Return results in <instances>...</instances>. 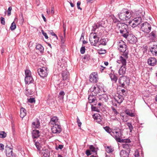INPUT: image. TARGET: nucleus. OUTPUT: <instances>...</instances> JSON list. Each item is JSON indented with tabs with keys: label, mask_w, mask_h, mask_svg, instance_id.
I'll return each instance as SVG.
<instances>
[{
	"label": "nucleus",
	"mask_w": 157,
	"mask_h": 157,
	"mask_svg": "<svg viewBox=\"0 0 157 157\" xmlns=\"http://www.w3.org/2000/svg\"><path fill=\"white\" fill-rule=\"evenodd\" d=\"M94 121L101 125L104 124V122L102 121L101 118H94Z\"/></svg>",
	"instance_id": "nucleus-38"
},
{
	"label": "nucleus",
	"mask_w": 157,
	"mask_h": 157,
	"mask_svg": "<svg viewBox=\"0 0 157 157\" xmlns=\"http://www.w3.org/2000/svg\"><path fill=\"white\" fill-rule=\"evenodd\" d=\"M25 80L26 84H29L31 83H33L34 81L33 78L31 76H25Z\"/></svg>",
	"instance_id": "nucleus-23"
},
{
	"label": "nucleus",
	"mask_w": 157,
	"mask_h": 157,
	"mask_svg": "<svg viewBox=\"0 0 157 157\" xmlns=\"http://www.w3.org/2000/svg\"><path fill=\"white\" fill-rule=\"evenodd\" d=\"M4 149V145L2 144H0V150H3Z\"/></svg>",
	"instance_id": "nucleus-62"
},
{
	"label": "nucleus",
	"mask_w": 157,
	"mask_h": 157,
	"mask_svg": "<svg viewBox=\"0 0 157 157\" xmlns=\"http://www.w3.org/2000/svg\"><path fill=\"white\" fill-rule=\"evenodd\" d=\"M86 1L88 5L94 2V0H86Z\"/></svg>",
	"instance_id": "nucleus-60"
},
{
	"label": "nucleus",
	"mask_w": 157,
	"mask_h": 157,
	"mask_svg": "<svg viewBox=\"0 0 157 157\" xmlns=\"http://www.w3.org/2000/svg\"><path fill=\"white\" fill-rule=\"evenodd\" d=\"M20 117L21 118H24L26 115V110L24 108L21 109Z\"/></svg>",
	"instance_id": "nucleus-33"
},
{
	"label": "nucleus",
	"mask_w": 157,
	"mask_h": 157,
	"mask_svg": "<svg viewBox=\"0 0 157 157\" xmlns=\"http://www.w3.org/2000/svg\"><path fill=\"white\" fill-rule=\"evenodd\" d=\"M6 153L8 157H15V155L13 153L12 149L10 147L6 145Z\"/></svg>",
	"instance_id": "nucleus-10"
},
{
	"label": "nucleus",
	"mask_w": 157,
	"mask_h": 157,
	"mask_svg": "<svg viewBox=\"0 0 157 157\" xmlns=\"http://www.w3.org/2000/svg\"><path fill=\"white\" fill-rule=\"evenodd\" d=\"M129 152L124 150H121L120 153L121 157H128Z\"/></svg>",
	"instance_id": "nucleus-26"
},
{
	"label": "nucleus",
	"mask_w": 157,
	"mask_h": 157,
	"mask_svg": "<svg viewBox=\"0 0 157 157\" xmlns=\"http://www.w3.org/2000/svg\"><path fill=\"white\" fill-rule=\"evenodd\" d=\"M90 92V94L95 96L100 92V89L97 86H92L89 90V93Z\"/></svg>",
	"instance_id": "nucleus-7"
},
{
	"label": "nucleus",
	"mask_w": 157,
	"mask_h": 157,
	"mask_svg": "<svg viewBox=\"0 0 157 157\" xmlns=\"http://www.w3.org/2000/svg\"><path fill=\"white\" fill-rule=\"evenodd\" d=\"M42 153L44 157H49L50 156V152L48 149L44 150Z\"/></svg>",
	"instance_id": "nucleus-36"
},
{
	"label": "nucleus",
	"mask_w": 157,
	"mask_h": 157,
	"mask_svg": "<svg viewBox=\"0 0 157 157\" xmlns=\"http://www.w3.org/2000/svg\"><path fill=\"white\" fill-rule=\"evenodd\" d=\"M42 32L43 35L45 36V38L46 39H48V37L47 36V33H45L43 30H42Z\"/></svg>",
	"instance_id": "nucleus-56"
},
{
	"label": "nucleus",
	"mask_w": 157,
	"mask_h": 157,
	"mask_svg": "<svg viewBox=\"0 0 157 157\" xmlns=\"http://www.w3.org/2000/svg\"><path fill=\"white\" fill-rule=\"evenodd\" d=\"M89 148L91 151L93 152V154L97 153V151L98 149L97 147H95L93 145H90L89 147Z\"/></svg>",
	"instance_id": "nucleus-29"
},
{
	"label": "nucleus",
	"mask_w": 157,
	"mask_h": 157,
	"mask_svg": "<svg viewBox=\"0 0 157 157\" xmlns=\"http://www.w3.org/2000/svg\"><path fill=\"white\" fill-rule=\"evenodd\" d=\"M111 135L113 136L117 142L123 143L124 141L125 140L121 139L120 138L121 136V134L120 131H116L115 132H112V133H111Z\"/></svg>",
	"instance_id": "nucleus-3"
},
{
	"label": "nucleus",
	"mask_w": 157,
	"mask_h": 157,
	"mask_svg": "<svg viewBox=\"0 0 157 157\" xmlns=\"http://www.w3.org/2000/svg\"><path fill=\"white\" fill-rule=\"evenodd\" d=\"M147 62L149 65L154 66L156 64L157 61L155 58L151 57L148 59Z\"/></svg>",
	"instance_id": "nucleus-20"
},
{
	"label": "nucleus",
	"mask_w": 157,
	"mask_h": 157,
	"mask_svg": "<svg viewBox=\"0 0 157 157\" xmlns=\"http://www.w3.org/2000/svg\"><path fill=\"white\" fill-rule=\"evenodd\" d=\"M32 127L35 129L38 128L40 126V123L39 121L37 120L36 122H33L32 123Z\"/></svg>",
	"instance_id": "nucleus-31"
},
{
	"label": "nucleus",
	"mask_w": 157,
	"mask_h": 157,
	"mask_svg": "<svg viewBox=\"0 0 157 157\" xmlns=\"http://www.w3.org/2000/svg\"><path fill=\"white\" fill-rule=\"evenodd\" d=\"M126 125L128 126L130 130V132H131L133 130V127L132 124L130 123H127Z\"/></svg>",
	"instance_id": "nucleus-46"
},
{
	"label": "nucleus",
	"mask_w": 157,
	"mask_h": 157,
	"mask_svg": "<svg viewBox=\"0 0 157 157\" xmlns=\"http://www.w3.org/2000/svg\"><path fill=\"white\" fill-rule=\"evenodd\" d=\"M37 71L39 75L42 78H44L47 75L48 71L46 68L45 67H43L38 69Z\"/></svg>",
	"instance_id": "nucleus-9"
},
{
	"label": "nucleus",
	"mask_w": 157,
	"mask_h": 157,
	"mask_svg": "<svg viewBox=\"0 0 157 157\" xmlns=\"http://www.w3.org/2000/svg\"><path fill=\"white\" fill-rule=\"evenodd\" d=\"M35 142V145L36 146L38 150L40 151L41 148V146L39 142L36 141L35 140H34Z\"/></svg>",
	"instance_id": "nucleus-39"
},
{
	"label": "nucleus",
	"mask_w": 157,
	"mask_h": 157,
	"mask_svg": "<svg viewBox=\"0 0 157 157\" xmlns=\"http://www.w3.org/2000/svg\"><path fill=\"white\" fill-rule=\"evenodd\" d=\"M104 129L108 133H109L111 135V133H112L111 130L110 128L108 126H106L103 127Z\"/></svg>",
	"instance_id": "nucleus-44"
},
{
	"label": "nucleus",
	"mask_w": 157,
	"mask_h": 157,
	"mask_svg": "<svg viewBox=\"0 0 157 157\" xmlns=\"http://www.w3.org/2000/svg\"><path fill=\"white\" fill-rule=\"evenodd\" d=\"M16 25L15 23L13 21L11 24V26L10 27V29L11 30L13 31L16 28Z\"/></svg>",
	"instance_id": "nucleus-43"
},
{
	"label": "nucleus",
	"mask_w": 157,
	"mask_h": 157,
	"mask_svg": "<svg viewBox=\"0 0 157 157\" xmlns=\"http://www.w3.org/2000/svg\"><path fill=\"white\" fill-rule=\"evenodd\" d=\"M126 39L131 44H135L137 41V38L132 34H129Z\"/></svg>",
	"instance_id": "nucleus-16"
},
{
	"label": "nucleus",
	"mask_w": 157,
	"mask_h": 157,
	"mask_svg": "<svg viewBox=\"0 0 157 157\" xmlns=\"http://www.w3.org/2000/svg\"><path fill=\"white\" fill-rule=\"evenodd\" d=\"M119 19L123 21H127L131 17L129 10L125 9H123L118 14Z\"/></svg>",
	"instance_id": "nucleus-1"
},
{
	"label": "nucleus",
	"mask_w": 157,
	"mask_h": 157,
	"mask_svg": "<svg viewBox=\"0 0 157 157\" xmlns=\"http://www.w3.org/2000/svg\"><path fill=\"white\" fill-rule=\"evenodd\" d=\"M90 157H98L97 153L94 154L93 155L90 156Z\"/></svg>",
	"instance_id": "nucleus-64"
},
{
	"label": "nucleus",
	"mask_w": 157,
	"mask_h": 157,
	"mask_svg": "<svg viewBox=\"0 0 157 157\" xmlns=\"http://www.w3.org/2000/svg\"><path fill=\"white\" fill-rule=\"evenodd\" d=\"M80 4H81L80 2V1L78 2L77 3V7L78 8V9L82 10V9L81 8H80Z\"/></svg>",
	"instance_id": "nucleus-59"
},
{
	"label": "nucleus",
	"mask_w": 157,
	"mask_h": 157,
	"mask_svg": "<svg viewBox=\"0 0 157 157\" xmlns=\"http://www.w3.org/2000/svg\"><path fill=\"white\" fill-rule=\"evenodd\" d=\"M12 8L11 6H10L8 8L7 10V15L8 16L10 15L11 14V11L12 10Z\"/></svg>",
	"instance_id": "nucleus-51"
},
{
	"label": "nucleus",
	"mask_w": 157,
	"mask_h": 157,
	"mask_svg": "<svg viewBox=\"0 0 157 157\" xmlns=\"http://www.w3.org/2000/svg\"><path fill=\"white\" fill-rule=\"evenodd\" d=\"M91 109L92 111H96L98 113L100 112V109L96 106H93L91 105Z\"/></svg>",
	"instance_id": "nucleus-42"
},
{
	"label": "nucleus",
	"mask_w": 157,
	"mask_h": 157,
	"mask_svg": "<svg viewBox=\"0 0 157 157\" xmlns=\"http://www.w3.org/2000/svg\"><path fill=\"white\" fill-rule=\"evenodd\" d=\"M125 141L123 142L125 143L122 144L123 147L127 150V151L129 152L130 151V147L132 145L129 143L131 141L130 140H125Z\"/></svg>",
	"instance_id": "nucleus-12"
},
{
	"label": "nucleus",
	"mask_w": 157,
	"mask_h": 157,
	"mask_svg": "<svg viewBox=\"0 0 157 157\" xmlns=\"http://www.w3.org/2000/svg\"><path fill=\"white\" fill-rule=\"evenodd\" d=\"M98 52L99 54H104L106 52V51L105 50H103L102 49L98 50Z\"/></svg>",
	"instance_id": "nucleus-49"
},
{
	"label": "nucleus",
	"mask_w": 157,
	"mask_h": 157,
	"mask_svg": "<svg viewBox=\"0 0 157 157\" xmlns=\"http://www.w3.org/2000/svg\"><path fill=\"white\" fill-rule=\"evenodd\" d=\"M95 96H96L90 94L88 98L89 103L90 104H93L94 105H96L97 103V101Z\"/></svg>",
	"instance_id": "nucleus-11"
},
{
	"label": "nucleus",
	"mask_w": 157,
	"mask_h": 157,
	"mask_svg": "<svg viewBox=\"0 0 157 157\" xmlns=\"http://www.w3.org/2000/svg\"><path fill=\"white\" fill-rule=\"evenodd\" d=\"M109 76L112 81L115 83L117 80V77L113 74H110Z\"/></svg>",
	"instance_id": "nucleus-32"
},
{
	"label": "nucleus",
	"mask_w": 157,
	"mask_h": 157,
	"mask_svg": "<svg viewBox=\"0 0 157 157\" xmlns=\"http://www.w3.org/2000/svg\"><path fill=\"white\" fill-rule=\"evenodd\" d=\"M150 50L153 55L157 56V45H154L150 48Z\"/></svg>",
	"instance_id": "nucleus-22"
},
{
	"label": "nucleus",
	"mask_w": 157,
	"mask_h": 157,
	"mask_svg": "<svg viewBox=\"0 0 157 157\" xmlns=\"http://www.w3.org/2000/svg\"><path fill=\"white\" fill-rule=\"evenodd\" d=\"M25 94L27 96H29L30 95V93H29L27 90H26L25 91Z\"/></svg>",
	"instance_id": "nucleus-63"
},
{
	"label": "nucleus",
	"mask_w": 157,
	"mask_h": 157,
	"mask_svg": "<svg viewBox=\"0 0 157 157\" xmlns=\"http://www.w3.org/2000/svg\"><path fill=\"white\" fill-rule=\"evenodd\" d=\"M89 78L90 82L93 83L97 82L98 79V75L95 72L91 73L90 76Z\"/></svg>",
	"instance_id": "nucleus-13"
},
{
	"label": "nucleus",
	"mask_w": 157,
	"mask_h": 157,
	"mask_svg": "<svg viewBox=\"0 0 157 157\" xmlns=\"http://www.w3.org/2000/svg\"><path fill=\"white\" fill-rule=\"evenodd\" d=\"M118 49L119 51L123 53V54L125 56H127L128 54V50L125 43L123 41L119 42L118 44Z\"/></svg>",
	"instance_id": "nucleus-2"
},
{
	"label": "nucleus",
	"mask_w": 157,
	"mask_h": 157,
	"mask_svg": "<svg viewBox=\"0 0 157 157\" xmlns=\"http://www.w3.org/2000/svg\"><path fill=\"white\" fill-rule=\"evenodd\" d=\"M97 24H94V26H93L92 30L95 31L96 29H97Z\"/></svg>",
	"instance_id": "nucleus-61"
},
{
	"label": "nucleus",
	"mask_w": 157,
	"mask_h": 157,
	"mask_svg": "<svg viewBox=\"0 0 157 157\" xmlns=\"http://www.w3.org/2000/svg\"><path fill=\"white\" fill-rule=\"evenodd\" d=\"M136 24V25H139L141 22L142 18L140 17L135 18L133 20Z\"/></svg>",
	"instance_id": "nucleus-30"
},
{
	"label": "nucleus",
	"mask_w": 157,
	"mask_h": 157,
	"mask_svg": "<svg viewBox=\"0 0 157 157\" xmlns=\"http://www.w3.org/2000/svg\"><path fill=\"white\" fill-rule=\"evenodd\" d=\"M119 82L120 86L125 88V85L127 86L128 85L129 83V80L126 76H122L119 78Z\"/></svg>",
	"instance_id": "nucleus-4"
},
{
	"label": "nucleus",
	"mask_w": 157,
	"mask_h": 157,
	"mask_svg": "<svg viewBox=\"0 0 157 157\" xmlns=\"http://www.w3.org/2000/svg\"><path fill=\"white\" fill-rule=\"evenodd\" d=\"M25 76H31V73L30 71L29 70H26L25 71Z\"/></svg>",
	"instance_id": "nucleus-47"
},
{
	"label": "nucleus",
	"mask_w": 157,
	"mask_h": 157,
	"mask_svg": "<svg viewBox=\"0 0 157 157\" xmlns=\"http://www.w3.org/2000/svg\"><path fill=\"white\" fill-rule=\"evenodd\" d=\"M100 100L103 102H107L109 99L108 95L106 94H104L100 95L99 97Z\"/></svg>",
	"instance_id": "nucleus-21"
},
{
	"label": "nucleus",
	"mask_w": 157,
	"mask_h": 157,
	"mask_svg": "<svg viewBox=\"0 0 157 157\" xmlns=\"http://www.w3.org/2000/svg\"><path fill=\"white\" fill-rule=\"evenodd\" d=\"M114 99L117 102V103L121 104L124 100V98L122 96L119 95L116 98H115Z\"/></svg>",
	"instance_id": "nucleus-28"
},
{
	"label": "nucleus",
	"mask_w": 157,
	"mask_h": 157,
	"mask_svg": "<svg viewBox=\"0 0 157 157\" xmlns=\"http://www.w3.org/2000/svg\"><path fill=\"white\" fill-rule=\"evenodd\" d=\"M89 40L92 45L95 46L97 43L98 41L99 38L96 35H94L93 37H90Z\"/></svg>",
	"instance_id": "nucleus-14"
},
{
	"label": "nucleus",
	"mask_w": 157,
	"mask_h": 157,
	"mask_svg": "<svg viewBox=\"0 0 157 157\" xmlns=\"http://www.w3.org/2000/svg\"><path fill=\"white\" fill-rule=\"evenodd\" d=\"M49 124H50L54 125L57 124H60V123L59 121L58 118H51V120L49 122Z\"/></svg>",
	"instance_id": "nucleus-27"
},
{
	"label": "nucleus",
	"mask_w": 157,
	"mask_h": 157,
	"mask_svg": "<svg viewBox=\"0 0 157 157\" xmlns=\"http://www.w3.org/2000/svg\"><path fill=\"white\" fill-rule=\"evenodd\" d=\"M128 58V54H127V56L126 57L122 54L121 56L119 57V59L117 60V62L118 63L122 64V66H126V59Z\"/></svg>",
	"instance_id": "nucleus-8"
},
{
	"label": "nucleus",
	"mask_w": 157,
	"mask_h": 157,
	"mask_svg": "<svg viewBox=\"0 0 157 157\" xmlns=\"http://www.w3.org/2000/svg\"><path fill=\"white\" fill-rule=\"evenodd\" d=\"M90 56L89 54H86L84 56L83 59H86L87 60H89L90 59Z\"/></svg>",
	"instance_id": "nucleus-50"
},
{
	"label": "nucleus",
	"mask_w": 157,
	"mask_h": 157,
	"mask_svg": "<svg viewBox=\"0 0 157 157\" xmlns=\"http://www.w3.org/2000/svg\"><path fill=\"white\" fill-rule=\"evenodd\" d=\"M128 26L124 23H119L117 24V28L120 31L125 30V29H128Z\"/></svg>",
	"instance_id": "nucleus-17"
},
{
	"label": "nucleus",
	"mask_w": 157,
	"mask_h": 157,
	"mask_svg": "<svg viewBox=\"0 0 157 157\" xmlns=\"http://www.w3.org/2000/svg\"><path fill=\"white\" fill-rule=\"evenodd\" d=\"M93 118H98L101 117L100 114L98 113H94L93 115Z\"/></svg>",
	"instance_id": "nucleus-52"
},
{
	"label": "nucleus",
	"mask_w": 157,
	"mask_h": 157,
	"mask_svg": "<svg viewBox=\"0 0 157 157\" xmlns=\"http://www.w3.org/2000/svg\"><path fill=\"white\" fill-rule=\"evenodd\" d=\"M40 132L38 130H33L32 132V136L33 139L37 138L40 136Z\"/></svg>",
	"instance_id": "nucleus-25"
},
{
	"label": "nucleus",
	"mask_w": 157,
	"mask_h": 157,
	"mask_svg": "<svg viewBox=\"0 0 157 157\" xmlns=\"http://www.w3.org/2000/svg\"><path fill=\"white\" fill-rule=\"evenodd\" d=\"M105 149L106 151L108 153H112L114 150L111 146H107L105 147Z\"/></svg>",
	"instance_id": "nucleus-40"
},
{
	"label": "nucleus",
	"mask_w": 157,
	"mask_h": 157,
	"mask_svg": "<svg viewBox=\"0 0 157 157\" xmlns=\"http://www.w3.org/2000/svg\"><path fill=\"white\" fill-rule=\"evenodd\" d=\"M65 93L63 90H61L59 94L58 98L60 100H63V99Z\"/></svg>",
	"instance_id": "nucleus-35"
},
{
	"label": "nucleus",
	"mask_w": 157,
	"mask_h": 157,
	"mask_svg": "<svg viewBox=\"0 0 157 157\" xmlns=\"http://www.w3.org/2000/svg\"><path fill=\"white\" fill-rule=\"evenodd\" d=\"M62 76L63 80L68 81L69 80V74L67 70H65L63 71L62 73Z\"/></svg>",
	"instance_id": "nucleus-18"
},
{
	"label": "nucleus",
	"mask_w": 157,
	"mask_h": 157,
	"mask_svg": "<svg viewBox=\"0 0 157 157\" xmlns=\"http://www.w3.org/2000/svg\"><path fill=\"white\" fill-rule=\"evenodd\" d=\"M141 29L145 33H149L151 31V27L150 24L145 22L141 24Z\"/></svg>",
	"instance_id": "nucleus-5"
},
{
	"label": "nucleus",
	"mask_w": 157,
	"mask_h": 157,
	"mask_svg": "<svg viewBox=\"0 0 157 157\" xmlns=\"http://www.w3.org/2000/svg\"><path fill=\"white\" fill-rule=\"evenodd\" d=\"M77 122L78 124V126L80 128L82 125V122L79 118L77 119Z\"/></svg>",
	"instance_id": "nucleus-54"
},
{
	"label": "nucleus",
	"mask_w": 157,
	"mask_h": 157,
	"mask_svg": "<svg viewBox=\"0 0 157 157\" xmlns=\"http://www.w3.org/2000/svg\"><path fill=\"white\" fill-rule=\"evenodd\" d=\"M111 108L115 114H117L118 113L117 110L115 109V108L114 107H111Z\"/></svg>",
	"instance_id": "nucleus-57"
},
{
	"label": "nucleus",
	"mask_w": 157,
	"mask_h": 157,
	"mask_svg": "<svg viewBox=\"0 0 157 157\" xmlns=\"http://www.w3.org/2000/svg\"><path fill=\"white\" fill-rule=\"evenodd\" d=\"M51 130L53 133L58 134L61 132L62 128L60 124H57L53 125Z\"/></svg>",
	"instance_id": "nucleus-6"
},
{
	"label": "nucleus",
	"mask_w": 157,
	"mask_h": 157,
	"mask_svg": "<svg viewBox=\"0 0 157 157\" xmlns=\"http://www.w3.org/2000/svg\"><path fill=\"white\" fill-rule=\"evenodd\" d=\"M85 47H82L80 49V52L82 54H83L85 52Z\"/></svg>",
	"instance_id": "nucleus-53"
},
{
	"label": "nucleus",
	"mask_w": 157,
	"mask_h": 157,
	"mask_svg": "<svg viewBox=\"0 0 157 157\" xmlns=\"http://www.w3.org/2000/svg\"><path fill=\"white\" fill-rule=\"evenodd\" d=\"M86 154L87 156H89L92 154V153L91 152V151L89 150H87L86 151Z\"/></svg>",
	"instance_id": "nucleus-58"
},
{
	"label": "nucleus",
	"mask_w": 157,
	"mask_h": 157,
	"mask_svg": "<svg viewBox=\"0 0 157 157\" xmlns=\"http://www.w3.org/2000/svg\"><path fill=\"white\" fill-rule=\"evenodd\" d=\"M6 136V134L4 131L0 132V137L1 138H5Z\"/></svg>",
	"instance_id": "nucleus-45"
},
{
	"label": "nucleus",
	"mask_w": 157,
	"mask_h": 157,
	"mask_svg": "<svg viewBox=\"0 0 157 157\" xmlns=\"http://www.w3.org/2000/svg\"><path fill=\"white\" fill-rule=\"evenodd\" d=\"M36 48L37 50H38L41 52L43 51L44 48L40 44H37Z\"/></svg>",
	"instance_id": "nucleus-37"
},
{
	"label": "nucleus",
	"mask_w": 157,
	"mask_h": 157,
	"mask_svg": "<svg viewBox=\"0 0 157 157\" xmlns=\"http://www.w3.org/2000/svg\"><path fill=\"white\" fill-rule=\"evenodd\" d=\"M120 33L121 34V35L123 37L126 39L127 38V37H128V36L130 34L128 27V29H125V30H121L120 32Z\"/></svg>",
	"instance_id": "nucleus-19"
},
{
	"label": "nucleus",
	"mask_w": 157,
	"mask_h": 157,
	"mask_svg": "<svg viewBox=\"0 0 157 157\" xmlns=\"http://www.w3.org/2000/svg\"><path fill=\"white\" fill-rule=\"evenodd\" d=\"M1 23L3 25H5V18L2 17H1Z\"/></svg>",
	"instance_id": "nucleus-55"
},
{
	"label": "nucleus",
	"mask_w": 157,
	"mask_h": 157,
	"mask_svg": "<svg viewBox=\"0 0 157 157\" xmlns=\"http://www.w3.org/2000/svg\"><path fill=\"white\" fill-rule=\"evenodd\" d=\"M28 101L31 103L35 102V100L34 98H27Z\"/></svg>",
	"instance_id": "nucleus-48"
},
{
	"label": "nucleus",
	"mask_w": 157,
	"mask_h": 157,
	"mask_svg": "<svg viewBox=\"0 0 157 157\" xmlns=\"http://www.w3.org/2000/svg\"><path fill=\"white\" fill-rule=\"evenodd\" d=\"M127 115V116L133 117L135 116V114L132 113V111L129 109H126L124 112L122 113L121 114V116L124 117L125 116Z\"/></svg>",
	"instance_id": "nucleus-15"
},
{
	"label": "nucleus",
	"mask_w": 157,
	"mask_h": 157,
	"mask_svg": "<svg viewBox=\"0 0 157 157\" xmlns=\"http://www.w3.org/2000/svg\"><path fill=\"white\" fill-rule=\"evenodd\" d=\"M126 71L125 66H122L119 70V74L120 75H124Z\"/></svg>",
	"instance_id": "nucleus-24"
},
{
	"label": "nucleus",
	"mask_w": 157,
	"mask_h": 157,
	"mask_svg": "<svg viewBox=\"0 0 157 157\" xmlns=\"http://www.w3.org/2000/svg\"><path fill=\"white\" fill-rule=\"evenodd\" d=\"M129 25L133 28H134L138 25H136V23L132 20L129 22Z\"/></svg>",
	"instance_id": "nucleus-41"
},
{
	"label": "nucleus",
	"mask_w": 157,
	"mask_h": 157,
	"mask_svg": "<svg viewBox=\"0 0 157 157\" xmlns=\"http://www.w3.org/2000/svg\"><path fill=\"white\" fill-rule=\"evenodd\" d=\"M107 41V39H106L103 38L101 39L99 41V45H105Z\"/></svg>",
	"instance_id": "nucleus-34"
}]
</instances>
